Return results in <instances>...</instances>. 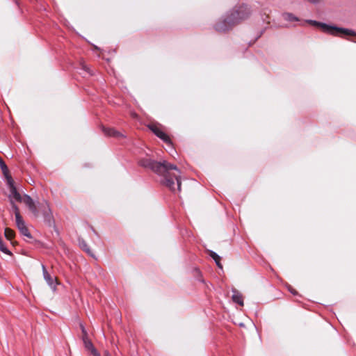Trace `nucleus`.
<instances>
[{"label":"nucleus","mask_w":356,"mask_h":356,"mask_svg":"<svg viewBox=\"0 0 356 356\" xmlns=\"http://www.w3.org/2000/svg\"><path fill=\"white\" fill-rule=\"evenodd\" d=\"M10 197L14 198L16 201L23 202V196H22L17 191V188L14 186V183H10Z\"/></svg>","instance_id":"obj_8"},{"label":"nucleus","mask_w":356,"mask_h":356,"mask_svg":"<svg viewBox=\"0 0 356 356\" xmlns=\"http://www.w3.org/2000/svg\"><path fill=\"white\" fill-rule=\"evenodd\" d=\"M4 235H5V237H6L8 240L11 241L13 238H14V237H15V232H14L13 229H11L10 228L6 227V228L5 229Z\"/></svg>","instance_id":"obj_12"},{"label":"nucleus","mask_w":356,"mask_h":356,"mask_svg":"<svg viewBox=\"0 0 356 356\" xmlns=\"http://www.w3.org/2000/svg\"><path fill=\"white\" fill-rule=\"evenodd\" d=\"M289 290H290V291H291L293 294H296V293H297V292H296V290H294V289H290Z\"/></svg>","instance_id":"obj_24"},{"label":"nucleus","mask_w":356,"mask_h":356,"mask_svg":"<svg viewBox=\"0 0 356 356\" xmlns=\"http://www.w3.org/2000/svg\"><path fill=\"white\" fill-rule=\"evenodd\" d=\"M285 18L288 20H290V21H297L298 19L295 17H293L291 14H286L285 15Z\"/></svg>","instance_id":"obj_22"},{"label":"nucleus","mask_w":356,"mask_h":356,"mask_svg":"<svg viewBox=\"0 0 356 356\" xmlns=\"http://www.w3.org/2000/svg\"><path fill=\"white\" fill-rule=\"evenodd\" d=\"M138 163L157 174L161 177V184L170 191H181L180 171L175 165L166 161H156L147 156L140 159Z\"/></svg>","instance_id":"obj_1"},{"label":"nucleus","mask_w":356,"mask_h":356,"mask_svg":"<svg viewBox=\"0 0 356 356\" xmlns=\"http://www.w3.org/2000/svg\"><path fill=\"white\" fill-rule=\"evenodd\" d=\"M3 174L7 179L8 186H10V183H13V180L11 176L10 175L8 168L7 169V171L6 172H3Z\"/></svg>","instance_id":"obj_17"},{"label":"nucleus","mask_w":356,"mask_h":356,"mask_svg":"<svg viewBox=\"0 0 356 356\" xmlns=\"http://www.w3.org/2000/svg\"><path fill=\"white\" fill-rule=\"evenodd\" d=\"M209 256L214 260H220V256L213 251H209Z\"/></svg>","instance_id":"obj_20"},{"label":"nucleus","mask_w":356,"mask_h":356,"mask_svg":"<svg viewBox=\"0 0 356 356\" xmlns=\"http://www.w3.org/2000/svg\"><path fill=\"white\" fill-rule=\"evenodd\" d=\"M16 225L19 230L24 229L26 227L25 222L24 221L22 217H19V218H15Z\"/></svg>","instance_id":"obj_14"},{"label":"nucleus","mask_w":356,"mask_h":356,"mask_svg":"<svg viewBox=\"0 0 356 356\" xmlns=\"http://www.w3.org/2000/svg\"><path fill=\"white\" fill-rule=\"evenodd\" d=\"M10 204L12 206V209L14 211L15 218H19V217H22L19 207L15 204V202L13 200H10Z\"/></svg>","instance_id":"obj_13"},{"label":"nucleus","mask_w":356,"mask_h":356,"mask_svg":"<svg viewBox=\"0 0 356 356\" xmlns=\"http://www.w3.org/2000/svg\"><path fill=\"white\" fill-rule=\"evenodd\" d=\"M102 131L107 136H111L116 138H123L124 135L114 128L102 127Z\"/></svg>","instance_id":"obj_7"},{"label":"nucleus","mask_w":356,"mask_h":356,"mask_svg":"<svg viewBox=\"0 0 356 356\" xmlns=\"http://www.w3.org/2000/svg\"><path fill=\"white\" fill-rule=\"evenodd\" d=\"M81 331H82V339L83 341L86 340V339H88V333L85 329V327H83V325H81Z\"/></svg>","instance_id":"obj_18"},{"label":"nucleus","mask_w":356,"mask_h":356,"mask_svg":"<svg viewBox=\"0 0 356 356\" xmlns=\"http://www.w3.org/2000/svg\"><path fill=\"white\" fill-rule=\"evenodd\" d=\"M23 202L28 207L35 217L38 218L40 216L39 205L37 206L29 195H24L23 196Z\"/></svg>","instance_id":"obj_5"},{"label":"nucleus","mask_w":356,"mask_h":356,"mask_svg":"<svg viewBox=\"0 0 356 356\" xmlns=\"http://www.w3.org/2000/svg\"><path fill=\"white\" fill-rule=\"evenodd\" d=\"M44 278L46 280V282L48 283L49 286L51 289H55L56 285L54 284V281L53 277L49 275V273L47 272L45 266L44 265L42 266Z\"/></svg>","instance_id":"obj_9"},{"label":"nucleus","mask_w":356,"mask_h":356,"mask_svg":"<svg viewBox=\"0 0 356 356\" xmlns=\"http://www.w3.org/2000/svg\"><path fill=\"white\" fill-rule=\"evenodd\" d=\"M216 265L220 268H222V266L220 263V260H216L215 261Z\"/></svg>","instance_id":"obj_23"},{"label":"nucleus","mask_w":356,"mask_h":356,"mask_svg":"<svg viewBox=\"0 0 356 356\" xmlns=\"http://www.w3.org/2000/svg\"><path fill=\"white\" fill-rule=\"evenodd\" d=\"M83 341V343H84V346H85V348L90 350L91 352V353L94 355V356H97L98 355V353H97V350L95 348L92 343L91 342V341L88 339H86Z\"/></svg>","instance_id":"obj_10"},{"label":"nucleus","mask_w":356,"mask_h":356,"mask_svg":"<svg viewBox=\"0 0 356 356\" xmlns=\"http://www.w3.org/2000/svg\"><path fill=\"white\" fill-rule=\"evenodd\" d=\"M308 23L311 25L318 27L325 33L333 36L342 37L343 35L356 36V32L353 30L337 27L336 26L328 25L325 23L318 22L314 20H309Z\"/></svg>","instance_id":"obj_3"},{"label":"nucleus","mask_w":356,"mask_h":356,"mask_svg":"<svg viewBox=\"0 0 356 356\" xmlns=\"http://www.w3.org/2000/svg\"><path fill=\"white\" fill-rule=\"evenodd\" d=\"M81 68L88 72L89 74L92 75V72H90L89 67L86 65V64L84 62L81 63Z\"/></svg>","instance_id":"obj_21"},{"label":"nucleus","mask_w":356,"mask_h":356,"mask_svg":"<svg viewBox=\"0 0 356 356\" xmlns=\"http://www.w3.org/2000/svg\"><path fill=\"white\" fill-rule=\"evenodd\" d=\"M147 127L160 139L167 144L172 145L170 137L163 131L162 127L159 124H149Z\"/></svg>","instance_id":"obj_4"},{"label":"nucleus","mask_w":356,"mask_h":356,"mask_svg":"<svg viewBox=\"0 0 356 356\" xmlns=\"http://www.w3.org/2000/svg\"><path fill=\"white\" fill-rule=\"evenodd\" d=\"M19 232L22 235L26 236L28 238H32V236L27 227L20 229Z\"/></svg>","instance_id":"obj_16"},{"label":"nucleus","mask_w":356,"mask_h":356,"mask_svg":"<svg viewBox=\"0 0 356 356\" xmlns=\"http://www.w3.org/2000/svg\"><path fill=\"white\" fill-rule=\"evenodd\" d=\"M0 167L2 170V172H6L7 171L8 167L1 157H0Z\"/></svg>","instance_id":"obj_19"},{"label":"nucleus","mask_w":356,"mask_h":356,"mask_svg":"<svg viewBox=\"0 0 356 356\" xmlns=\"http://www.w3.org/2000/svg\"><path fill=\"white\" fill-rule=\"evenodd\" d=\"M250 15L251 10L248 6H235L225 17L219 19L214 24L213 29L219 33H226L248 19Z\"/></svg>","instance_id":"obj_2"},{"label":"nucleus","mask_w":356,"mask_h":356,"mask_svg":"<svg viewBox=\"0 0 356 356\" xmlns=\"http://www.w3.org/2000/svg\"><path fill=\"white\" fill-rule=\"evenodd\" d=\"M80 246L83 251L87 252L89 255L93 257V254H92L90 249L89 248L88 245H87V243L85 241H83L80 242Z\"/></svg>","instance_id":"obj_15"},{"label":"nucleus","mask_w":356,"mask_h":356,"mask_svg":"<svg viewBox=\"0 0 356 356\" xmlns=\"http://www.w3.org/2000/svg\"><path fill=\"white\" fill-rule=\"evenodd\" d=\"M232 300L236 302V303H238L240 305H243V296L241 293H239L238 292H234V294L232 295Z\"/></svg>","instance_id":"obj_11"},{"label":"nucleus","mask_w":356,"mask_h":356,"mask_svg":"<svg viewBox=\"0 0 356 356\" xmlns=\"http://www.w3.org/2000/svg\"><path fill=\"white\" fill-rule=\"evenodd\" d=\"M39 211L40 213H41L44 216L45 220H51L52 218L51 211L49 208V203L46 200H44L42 202L39 203Z\"/></svg>","instance_id":"obj_6"}]
</instances>
